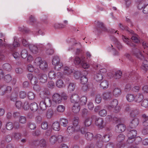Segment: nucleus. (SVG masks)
I'll return each mask as SVG.
<instances>
[{"instance_id": "f257e3e1", "label": "nucleus", "mask_w": 148, "mask_h": 148, "mask_svg": "<svg viewBox=\"0 0 148 148\" xmlns=\"http://www.w3.org/2000/svg\"><path fill=\"white\" fill-rule=\"evenodd\" d=\"M86 58L84 56H76L74 60V63L76 65H79L82 68L88 69L89 65L86 62Z\"/></svg>"}, {"instance_id": "f03ea898", "label": "nucleus", "mask_w": 148, "mask_h": 148, "mask_svg": "<svg viewBox=\"0 0 148 148\" xmlns=\"http://www.w3.org/2000/svg\"><path fill=\"white\" fill-rule=\"evenodd\" d=\"M137 131L134 128L127 127V137L136 138L137 137Z\"/></svg>"}, {"instance_id": "7ed1b4c3", "label": "nucleus", "mask_w": 148, "mask_h": 148, "mask_svg": "<svg viewBox=\"0 0 148 148\" xmlns=\"http://www.w3.org/2000/svg\"><path fill=\"white\" fill-rule=\"evenodd\" d=\"M139 122V120L138 119L135 118L130 121L127 127L135 129L138 125Z\"/></svg>"}, {"instance_id": "20e7f679", "label": "nucleus", "mask_w": 148, "mask_h": 148, "mask_svg": "<svg viewBox=\"0 0 148 148\" xmlns=\"http://www.w3.org/2000/svg\"><path fill=\"white\" fill-rule=\"evenodd\" d=\"M137 58L141 60H144L141 66L142 69L145 71L148 69V61L145 60L144 56H136Z\"/></svg>"}, {"instance_id": "39448f33", "label": "nucleus", "mask_w": 148, "mask_h": 148, "mask_svg": "<svg viewBox=\"0 0 148 148\" xmlns=\"http://www.w3.org/2000/svg\"><path fill=\"white\" fill-rule=\"evenodd\" d=\"M70 99L71 103L76 104L78 103L79 101L80 98L77 94H73L71 95Z\"/></svg>"}, {"instance_id": "423d86ee", "label": "nucleus", "mask_w": 148, "mask_h": 148, "mask_svg": "<svg viewBox=\"0 0 148 148\" xmlns=\"http://www.w3.org/2000/svg\"><path fill=\"white\" fill-rule=\"evenodd\" d=\"M12 88L10 86H6L3 85L0 88V92H3V94L10 93L12 91Z\"/></svg>"}, {"instance_id": "0eeeda50", "label": "nucleus", "mask_w": 148, "mask_h": 148, "mask_svg": "<svg viewBox=\"0 0 148 148\" xmlns=\"http://www.w3.org/2000/svg\"><path fill=\"white\" fill-rule=\"evenodd\" d=\"M97 29L98 31H100L99 29V28H100L103 31L105 32H108V29L105 26L104 23L100 21H98L97 24Z\"/></svg>"}, {"instance_id": "6e6552de", "label": "nucleus", "mask_w": 148, "mask_h": 148, "mask_svg": "<svg viewBox=\"0 0 148 148\" xmlns=\"http://www.w3.org/2000/svg\"><path fill=\"white\" fill-rule=\"evenodd\" d=\"M53 100L56 103H59L61 102L62 99L60 95L56 93L53 96Z\"/></svg>"}, {"instance_id": "1a4fd4ad", "label": "nucleus", "mask_w": 148, "mask_h": 148, "mask_svg": "<svg viewBox=\"0 0 148 148\" xmlns=\"http://www.w3.org/2000/svg\"><path fill=\"white\" fill-rule=\"evenodd\" d=\"M37 77L42 83H45L47 81V77L45 74L41 73L39 74L38 75Z\"/></svg>"}, {"instance_id": "9d476101", "label": "nucleus", "mask_w": 148, "mask_h": 148, "mask_svg": "<svg viewBox=\"0 0 148 148\" xmlns=\"http://www.w3.org/2000/svg\"><path fill=\"white\" fill-rule=\"evenodd\" d=\"M103 119L100 117L98 118L95 121V125L101 128H102L103 127Z\"/></svg>"}, {"instance_id": "9b49d317", "label": "nucleus", "mask_w": 148, "mask_h": 148, "mask_svg": "<svg viewBox=\"0 0 148 148\" xmlns=\"http://www.w3.org/2000/svg\"><path fill=\"white\" fill-rule=\"evenodd\" d=\"M29 48L31 51L34 54H36L38 52V47L34 45L30 44Z\"/></svg>"}, {"instance_id": "f8f14e48", "label": "nucleus", "mask_w": 148, "mask_h": 148, "mask_svg": "<svg viewBox=\"0 0 148 148\" xmlns=\"http://www.w3.org/2000/svg\"><path fill=\"white\" fill-rule=\"evenodd\" d=\"M79 130L77 127H75L72 126H69L67 129V131L69 134H71L75 132V131H77Z\"/></svg>"}, {"instance_id": "ddd939ff", "label": "nucleus", "mask_w": 148, "mask_h": 148, "mask_svg": "<svg viewBox=\"0 0 148 148\" xmlns=\"http://www.w3.org/2000/svg\"><path fill=\"white\" fill-rule=\"evenodd\" d=\"M119 26L121 30H125L131 34H134V32L132 30L129 29V28L127 26H124L121 23H119Z\"/></svg>"}, {"instance_id": "4468645a", "label": "nucleus", "mask_w": 148, "mask_h": 148, "mask_svg": "<svg viewBox=\"0 0 148 148\" xmlns=\"http://www.w3.org/2000/svg\"><path fill=\"white\" fill-rule=\"evenodd\" d=\"M143 98L144 96L143 94L138 93L135 97L134 100L136 102L139 103L143 100Z\"/></svg>"}, {"instance_id": "2eb2a0df", "label": "nucleus", "mask_w": 148, "mask_h": 148, "mask_svg": "<svg viewBox=\"0 0 148 148\" xmlns=\"http://www.w3.org/2000/svg\"><path fill=\"white\" fill-rule=\"evenodd\" d=\"M29 23L32 25L34 26V25L38 23L36 20L34 16L30 15L29 18Z\"/></svg>"}, {"instance_id": "dca6fc26", "label": "nucleus", "mask_w": 148, "mask_h": 148, "mask_svg": "<svg viewBox=\"0 0 148 148\" xmlns=\"http://www.w3.org/2000/svg\"><path fill=\"white\" fill-rule=\"evenodd\" d=\"M118 131L119 132H123L126 129L125 125L123 124H119L117 125Z\"/></svg>"}, {"instance_id": "f3484780", "label": "nucleus", "mask_w": 148, "mask_h": 148, "mask_svg": "<svg viewBox=\"0 0 148 148\" xmlns=\"http://www.w3.org/2000/svg\"><path fill=\"white\" fill-rule=\"evenodd\" d=\"M39 66L40 68L43 71H45L47 70V64L45 61H43Z\"/></svg>"}, {"instance_id": "a211bd4d", "label": "nucleus", "mask_w": 148, "mask_h": 148, "mask_svg": "<svg viewBox=\"0 0 148 148\" xmlns=\"http://www.w3.org/2000/svg\"><path fill=\"white\" fill-rule=\"evenodd\" d=\"M29 107L31 110L33 112H36L38 109V106L35 102H33L31 103Z\"/></svg>"}, {"instance_id": "6ab92c4d", "label": "nucleus", "mask_w": 148, "mask_h": 148, "mask_svg": "<svg viewBox=\"0 0 148 148\" xmlns=\"http://www.w3.org/2000/svg\"><path fill=\"white\" fill-rule=\"evenodd\" d=\"M111 137V136L109 134H105L103 136L101 140L103 142H108L110 140Z\"/></svg>"}, {"instance_id": "aec40b11", "label": "nucleus", "mask_w": 148, "mask_h": 148, "mask_svg": "<svg viewBox=\"0 0 148 148\" xmlns=\"http://www.w3.org/2000/svg\"><path fill=\"white\" fill-rule=\"evenodd\" d=\"M80 108V107L79 104H75L72 107V110L74 113H77L79 112Z\"/></svg>"}, {"instance_id": "412c9836", "label": "nucleus", "mask_w": 148, "mask_h": 148, "mask_svg": "<svg viewBox=\"0 0 148 148\" xmlns=\"http://www.w3.org/2000/svg\"><path fill=\"white\" fill-rule=\"evenodd\" d=\"M52 127L54 130L59 131L60 128V123L58 122H54L52 124Z\"/></svg>"}, {"instance_id": "4be33fe9", "label": "nucleus", "mask_w": 148, "mask_h": 148, "mask_svg": "<svg viewBox=\"0 0 148 148\" xmlns=\"http://www.w3.org/2000/svg\"><path fill=\"white\" fill-rule=\"evenodd\" d=\"M143 118V125L144 126H148V116L144 114L142 115Z\"/></svg>"}, {"instance_id": "5701e85b", "label": "nucleus", "mask_w": 148, "mask_h": 148, "mask_svg": "<svg viewBox=\"0 0 148 148\" xmlns=\"http://www.w3.org/2000/svg\"><path fill=\"white\" fill-rule=\"evenodd\" d=\"M78 123L79 118L77 117H74L73 122V126L75 127H77V128L79 130L80 129V127L78 125Z\"/></svg>"}, {"instance_id": "b1692460", "label": "nucleus", "mask_w": 148, "mask_h": 148, "mask_svg": "<svg viewBox=\"0 0 148 148\" xmlns=\"http://www.w3.org/2000/svg\"><path fill=\"white\" fill-rule=\"evenodd\" d=\"M27 127L32 130L35 129L36 127L35 124L31 122H28L27 123Z\"/></svg>"}, {"instance_id": "393cba45", "label": "nucleus", "mask_w": 148, "mask_h": 148, "mask_svg": "<svg viewBox=\"0 0 148 148\" xmlns=\"http://www.w3.org/2000/svg\"><path fill=\"white\" fill-rule=\"evenodd\" d=\"M94 79L97 82H99L103 79V77L101 73H97L94 76Z\"/></svg>"}, {"instance_id": "a878e982", "label": "nucleus", "mask_w": 148, "mask_h": 148, "mask_svg": "<svg viewBox=\"0 0 148 148\" xmlns=\"http://www.w3.org/2000/svg\"><path fill=\"white\" fill-rule=\"evenodd\" d=\"M92 123L91 119L89 117L87 118L84 122V124L86 127L89 126Z\"/></svg>"}, {"instance_id": "bb28decb", "label": "nucleus", "mask_w": 148, "mask_h": 148, "mask_svg": "<svg viewBox=\"0 0 148 148\" xmlns=\"http://www.w3.org/2000/svg\"><path fill=\"white\" fill-rule=\"evenodd\" d=\"M108 86V81L106 80L103 81L100 84V87L103 89H106Z\"/></svg>"}, {"instance_id": "cd10ccee", "label": "nucleus", "mask_w": 148, "mask_h": 148, "mask_svg": "<svg viewBox=\"0 0 148 148\" xmlns=\"http://www.w3.org/2000/svg\"><path fill=\"white\" fill-rule=\"evenodd\" d=\"M56 86L59 88H62L65 86V85L62 80L61 79H58L56 82Z\"/></svg>"}, {"instance_id": "c85d7f7f", "label": "nucleus", "mask_w": 148, "mask_h": 148, "mask_svg": "<svg viewBox=\"0 0 148 148\" xmlns=\"http://www.w3.org/2000/svg\"><path fill=\"white\" fill-rule=\"evenodd\" d=\"M60 62L59 57L58 56H54L53 57L52 60V64L54 65L57 64Z\"/></svg>"}, {"instance_id": "c756f323", "label": "nucleus", "mask_w": 148, "mask_h": 148, "mask_svg": "<svg viewBox=\"0 0 148 148\" xmlns=\"http://www.w3.org/2000/svg\"><path fill=\"white\" fill-rule=\"evenodd\" d=\"M48 107H50L51 105V101L49 97H47L45 98L43 101Z\"/></svg>"}, {"instance_id": "7c9ffc66", "label": "nucleus", "mask_w": 148, "mask_h": 148, "mask_svg": "<svg viewBox=\"0 0 148 148\" xmlns=\"http://www.w3.org/2000/svg\"><path fill=\"white\" fill-rule=\"evenodd\" d=\"M125 135L122 134H119L116 138V140L119 143H122L125 139Z\"/></svg>"}, {"instance_id": "2f4dec72", "label": "nucleus", "mask_w": 148, "mask_h": 148, "mask_svg": "<svg viewBox=\"0 0 148 148\" xmlns=\"http://www.w3.org/2000/svg\"><path fill=\"white\" fill-rule=\"evenodd\" d=\"M85 136L86 139L88 140H91L93 138V134L89 132L86 133Z\"/></svg>"}, {"instance_id": "473e14b6", "label": "nucleus", "mask_w": 148, "mask_h": 148, "mask_svg": "<svg viewBox=\"0 0 148 148\" xmlns=\"http://www.w3.org/2000/svg\"><path fill=\"white\" fill-rule=\"evenodd\" d=\"M113 95L116 97H118L121 94V91L119 88H115L113 91Z\"/></svg>"}, {"instance_id": "72a5a7b5", "label": "nucleus", "mask_w": 148, "mask_h": 148, "mask_svg": "<svg viewBox=\"0 0 148 148\" xmlns=\"http://www.w3.org/2000/svg\"><path fill=\"white\" fill-rule=\"evenodd\" d=\"M49 78L51 79H54L56 77V74L53 71H50L48 73Z\"/></svg>"}, {"instance_id": "f704fd0d", "label": "nucleus", "mask_w": 148, "mask_h": 148, "mask_svg": "<svg viewBox=\"0 0 148 148\" xmlns=\"http://www.w3.org/2000/svg\"><path fill=\"white\" fill-rule=\"evenodd\" d=\"M54 69L57 71H60L61 69L63 68V64L62 63L60 62L57 64L54 65Z\"/></svg>"}, {"instance_id": "c9c22d12", "label": "nucleus", "mask_w": 148, "mask_h": 148, "mask_svg": "<svg viewBox=\"0 0 148 148\" xmlns=\"http://www.w3.org/2000/svg\"><path fill=\"white\" fill-rule=\"evenodd\" d=\"M68 123V121L67 119L64 118L60 119V124L62 126L64 127H66Z\"/></svg>"}, {"instance_id": "e433bc0d", "label": "nucleus", "mask_w": 148, "mask_h": 148, "mask_svg": "<svg viewBox=\"0 0 148 148\" xmlns=\"http://www.w3.org/2000/svg\"><path fill=\"white\" fill-rule=\"evenodd\" d=\"M17 95L16 92H12L10 97V100L13 101H16L17 100Z\"/></svg>"}, {"instance_id": "4c0bfd02", "label": "nucleus", "mask_w": 148, "mask_h": 148, "mask_svg": "<svg viewBox=\"0 0 148 148\" xmlns=\"http://www.w3.org/2000/svg\"><path fill=\"white\" fill-rule=\"evenodd\" d=\"M87 98L85 96L82 97L79 100L80 103L81 105H85L87 102Z\"/></svg>"}, {"instance_id": "58836bf2", "label": "nucleus", "mask_w": 148, "mask_h": 148, "mask_svg": "<svg viewBox=\"0 0 148 148\" xmlns=\"http://www.w3.org/2000/svg\"><path fill=\"white\" fill-rule=\"evenodd\" d=\"M3 69L7 71H9L12 69L11 65L8 63H5L3 66Z\"/></svg>"}, {"instance_id": "ea45409f", "label": "nucleus", "mask_w": 148, "mask_h": 148, "mask_svg": "<svg viewBox=\"0 0 148 148\" xmlns=\"http://www.w3.org/2000/svg\"><path fill=\"white\" fill-rule=\"evenodd\" d=\"M122 75V72L121 71H117L115 72L113 77L115 79H119L120 78Z\"/></svg>"}, {"instance_id": "a19ab883", "label": "nucleus", "mask_w": 148, "mask_h": 148, "mask_svg": "<svg viewBox=\"0 0 148 148\" xmlns=\"http://www.w3.org/2000/svg\"><path fill=\"white\" fill-rule=\"evenodd\" d=\"M57 141V137L55 135L51 136L50 138L49 142L52 145H53Z\"/></svg>"}, {"instance_id": "79ce46f5", "label": "nucleus", "mask_w": 148, "mask_h": 148, "mask_svg": "<svg viewBox=\"0 0 148 148\" xmlns=\"http://www.w3.org/2000/svg\"><path fill=\"white\" fill-rule=\"evenodd\" d=\"M82 75V74L80 71H77L73 73L74 76L76 79H78L79 77L81 78Z\"/></svg>"}, {"instance_id": "37998d69", "label": "nucleus", "mask_w": 148, "mask_h": 148, "mask_svg": "<svg viewBox=\"0 0 148 148\" xmlns=\"http://www.w3.org/2000/svg\"><path fill=\"white\" fill-rule=\"evenodd\" d=\"M88 79L86 76L83 75L81 77L80 81L81 84H86L88 82Z\"/></svg>"}, {"instance_id": "c03bdc74", "label": "nucleus", "mask_w": 148, "mask_h": 148, "mask_svg": "<svg viewBox=\"0 0 148 148\" xmlns=\"http://www.w3.org/2000/svg\"><path fill=\"white\" fill-rule=\"evenodd\" d=\"M57 74L58 75V76L60 78L62 79H66V81H69V78L67 77L68 76L66 74H63L62 73L58 72Z\"/></svg>"}, {"instance_id": "a18cd8bd", "label": "nucleus", "mask_w": 148, "mask_h": 148, "mask_svg": "<svg viewBox=\"0 0 148 148\" xmlns=\"http://www.w3.org/2000/svg\"><path fill=\"white\" fill-rule=\"evenodd\" d=\"M111 93L109 92H105L103 94V97L104 99L107 100L111 98Z\"/></svg>"}, {"instance_id": "49530a36", "label": "nucleus", "mask_w": 148, "mask_h": 148, "mask_svg": "<svg viewBox=\"0 0 148 148\" xmlns=\"http://www.w3.org/2000/svg\"><path fill=\"white\" fill-rule=\"evenodd\" d=\"M4 81L7 83H9L12 80V77L10 75L7 74L4 77Z\"/></svg>"}, {"instance_id": "de8ad7c7", "label": "nucleus", "mask_w": 148, "mask_h": 148, "mask_svg": "<svg viewBox=\"0 0 148 148\" xmlns=\"http://www.w3.org/2000/svg\"><path fill=\"white\" fill-rule=\"evenodd\" d=\"M47 105L45 103L43 102V101H41L40 103V109L42 110H44L46 109Z\"/></svg>"}, {"instance_id": "09e8293b", "label": "nucleus", "mask_w": 148, "mask_h": 148, "mask_svg": "<svg viewBox=\"0 0 148 148\" xmlns=\"http://www.w3.org/2000/svg\"><path fill=\"white\" fill-rule=\"evenodd\" d=\"M139 114L138 110H132L130 114V116L132 118L135 117L138 115Z\"/></svg>"}, {"instance_id": "8fccbe9b", "label": "nucleus", "mask_w": 148, "mask_h": 148, "mask_svg": "<svg viewBox=\"0 0 148 148\" xmlns=\"http://www.w3.org/2000/svg\"><path fill=\"white\" fill-rule=\"evenodd\" d=\"M110 103L112 108L116 107L118 104V101L116 99H113L112 101H111Z\"/></svg>"}, {"instance_id": "3c124183", "label": "nucleus", "mask_w": 148, "mask_h": 148, "mask_svg": "<svg viewBox=\"0 0 148 148\" xmlns=\"http://www.w3.org/2000/svg\"><path fill=\"white\" fill-rule=\"evenodd\" d=\"M134 95L131 94H128L126 96L127 100L130 102L133 101L134 99Z\"/></svg>"}, {"instance_id": "603ef678", "label": "nucleus", "mask_w": 148, "mask_h": 148, "mask_svg": "<svg viewBox=\"0 0 148 148\" xmlns=\"http://www.w3.org/2000/svg\"><path fill=\"white\" fill-rule=\"evenodd\" d=\"M40 144L39 145L41 147H47V144L46 140L44 139H42L39 140Z\"/></svg>"}, {"instance_id": "864d4df0", "label": "nucleus", "mask_w": 148, "mask_h": 148, "mask_svg": "<svg viewBox=\"0 0 148 148\" xmlns=\"http://www.w3.org/2000/svg\"><path fill=\"white\" fill-rule=\"evenodd\" d=\"M145 0H144L143 1L139 2L137 0V2L138 3V8L139 10H141L143 8H144V4L145 3Z\"/></svg>"}, {"instance_id": "5fc2aeb1", "label": "nucleus", "mask_w": 148, "mask_h": 148, "mask_svg": "<svg viewBox=\"0 0 148 148\" xmlns=\"http://www.w3.org/2000/svg\"><path fill=\"white\" fill-rule=\"evenodd\" d=\"M40 144L39 140L37 139H35L32 140L31 143L32 145L34 147H37Z\"/></svg>"}, {"instance_id": "6e6d98bb", "label": "nucleus", "mask_w": 148, "mask_h": 148, "mask_svg": "<svg viewBox=\"0 0 148 148\" xmlns=\"http://www.w3.org/2000/svg\"><path fill=\"white\" fill-rule=\"evenodd\" d=\"M66 25L62 24L56 23L54 25V27L56 29H62L65 27Z\"/></svg>"}, {"instance_id": "4d7b16f0", "label": "nucleus", "mask_w": 148, "mask_h": 148, "mask_svg": "<svg viewBox=\"0 0 148 148\" xmlns=\"http://www.w3.org/2000/svg\"><path fill=\"white\" fill-rule=\"evenodd\" d=\"M142 107L144 108H147L148 107V100L144 99L142 101L141 104Z\"/></svg>"}, {"instance_id": "13d9d810", "label": "nucleus", "mask_w": 148, "mask_h": 148, "mask_svg": "<svg viewBox=\"0 0 148 148\" xmlns=\"http://www.w3.org/2000/svg\"><path fill=\"white\" fill-rule=\"evenodd\" d=\"M99 114L101 116H105L107 114V111L105 109L101 110L99 111Z\"/></svg>"}, {"instance_id": "bf43d9fd", "label": "nucleus", "mask_w": 148, "mask_h": 148, "mask_svg": "<svg viewBox=\"0 0 148 148\" xmlns=\"http://www.w3.org/2000/svg\"><path fill=\"white\" fill-rule=\"evenodd\" d=\"M41 134V132L39 129H37L33 131L32 132V134L34 136H39Z\"/></svg>"}, {"instance_id": "052dcab7", "label": "nucleus", "mask_w": 148, "mask_h": 148, "mask_svg": "<svg viewBox=\"0 0 148 148\" xmlns=\"http://www.w3.org/2000/svg\"><path fill=\"white\" fill-rule=\"evenodd\" d=\"M27 121V119L26 117L24 116H21L19 117V121L20 123L22 124L25 123Z\"/></svg>"}, {"instance_id": "680f3d73", "label": "nucleus", "mask_w": 148, "mask_h": 148, "mask_svg": "<svg viewBox=\"0 0 148 148\" xmlns=\"http://www.w3.org/2000/svg\"><path fill=\"white\" fill-rule=\"evenodd\" d=\"M28 99L31 100H33L35 98V95L32 92H29L27 93V95Z\"/></svg>"}, {"instance_id": "e2e57ef3", "label": "nucleus", "mask_w": 148, "mask_h": 148, "mask_svg": "<svg viewBox=\"0 0 148 148\" xmlns=\"http://www.w3.org/2000/svg\"><path fill=\"white\" fill-rule=\"evenodd\" d=\"M14 127L13 124L11 122H8L7 123L6 125V129L8 130H11Z\"/></svg>"}, {"instance_id": "0e129e2a", "label": "nucleus", "mask_w": 148, "mask_h": 148, "mask_svg": "<svg viewBox=\"0 0 148 148\" xmlns=\"http://www.w3.org/2000/svg\"><path fill=\"white\" fill-rule=\"evenodd\" d=\"M21 134L19 133H14V137L17 140H20L21 139Z\"/></svg>"}, {"instance_id": "69168bd1", "label": "nucleus", "mask_w": 148, "mask_h": 148, "mask_svg": "<svg viewBox=\"0 0 148 148\" xmlns=\"http://www.w3.org/2000/svg\"><path fill=\"white\" fill-rule=\"evenodd\" d=\"M101 100L102 98L100 95L98 94L96 95L95 99V102L96 103H100L101 101Z\"/></svg>"}, {"instance_id": "338daca9", "label": "nucleus", "mask_w": 148, "mask_h": 148, "mask_svg": "<svg viewBox=\"0 0 148 148\" xmlns=\"http://www.w3.org/2000/svg\"><path fill=\"white\" fill-rule=\"evenodd\" d=\"M75 85L73 83H70L68 86V88L70 91H73L74 90Z\"/></svg>"}, {"instance_id": "774afa93", "label": "nucleus", "mask_w": 148, "mask_h": 148, "mask_svg": "<svg viewBox=\"0 0 148 148\" xmlns=\"http://www.w3.org/2000/svg\"><path fill=\"white\" fill-rule=\"evenodd\" d=\"M65 110V107L63 105H59L57 108V110L58 112H63Z\"/></svg>"}]
</instances>
